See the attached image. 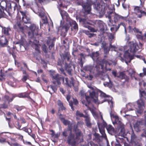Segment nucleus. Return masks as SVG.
Segmentation results:
<instances>
[{"label": "nucleus", "instance_id": "obj_1", "mask_svg": "<svg viewBox=\"0 0 146 146\" xmlns=\"http://www.w3.org/2000/svg\"><path fill=\"white\" fill-rule=\"evenodd\" d=\"M39 29L38 26L35 24L31 25L29 27V30L28 35L29 37L31 38L29 40V43L32 46L35 45V50L40 52V48L38 45L39 41L37 40L36 38L34 37L35 36L39 35Z\"/></svg>", "mask_w": 146, "mask_h": 146}, {"label": "nucleus", "instance_id": "obj_2", "mask_svg": "<svg viewBox=\"0 0 146 146\" xmlns=\"http://www.w3.org/2000/svg\"><path fill=\"white\" fill-rule=\"evenodd\" d=\"M52 78L53 80H56L53 81L52 82V83L55 85H50V87L53 91L54 92H55L57 89V86L61 84L60 80H62L63 82H64V77L58 74H56L54 76H52Z\"/></svg>", "mask_w": 146, "mask_h": 146}, {"label": "nucleus", "instance_id": "obj_3", "mask_svg": "<svg viewBox=\"0 0 146 146\" xmlns=\"http://www.w3.org/2000/svg\"><path fill=\"white\" fill-rule=\"evenodd\" d=\"M108 64H110L109 62L104 59H103L101 61H100L99 63H97L95 67L98 72L101 74L104 72V70H106V66Z\"/></svg>", "mask_w": 146, "mask_h": 146}, {"label": "nucleus", "instance_id": "obj_4", "mask_svg": "<svg viewBox=\"0 0 146 146\" xmlns=\"http://www.w3.org/2000/svg\"><path fill=\"white\" fill-rule=\"evenodd\" d=\"M81 136H78L77 137L76 135L70 133L67 137V142L68 144L72 146H75Z\"/></svg>", "mask_w": 146, "mask_h": 146}, {"label": "nucleus", "instance_id": "obj_5", "mask_svg": "<svg viewBox=\"0 0 146 146\" xmlns=\"http://www.w3.org/2000/svg\"><path fill=\"white\" fill-rule=\"evenodd\" d=\"M134 10L136 13L138 14L137 15L138 18H141L144 16H146V11L143 5L135 6Z\"/></svg>", "mask_w": 146, "mask_h": 146}, {"label": "nucleus", "instance_id": "obj_6", "mask_svg": "<svg viewBox=\"0 0 146 146\" xmlns=\"http://www.w3.org/2000/svg\"><path fill=\"white\" fill-rule=\"evenodd\" d=\"M97 1H96L95 4H93L92 5H94L96 10L100 11V12L105 13L107 4L104 3L102 1H101L100 3H97Z\"/></svg>", "mask_w": 146, "mask_h": 146}, {"label": "nucleus", "instance_id": "obj_7", "mask_svg": "<svg viewBox=\"0 0 146 146\" xmlns=\"http://www.w3.org/2000/svg\"><path fill=\"white\" fill-rule=\"evenodd\" d=\"M143 116V118H142L140 120L137 121L134 125V128H137L138 131H140L141 125L146 127V113Z\"/></svg>", "mask_w": 146, "mask_h": 146}, {"label": "nucleus", "instance_id": "obj_8", "mask_svg": "<svg viewBox=\"0 0 146 146\" xmlns=\"http://www.w3.org/2000/svg\"><path fill=\"white\" fill-rule=\"evenodd\" d=\"M97 0H87L86 3L84 5V7L85 8V11L87 14H89L90 12L91 8V6Z\"/></svg>", "mask_w": 146, "mask_h": 146}, {"label": "nucleus", "instance_id": "obj_9", "mask_svg": "<svg viewBox=\"0 0 146 146\" xmlns=\"http://www.w3.org/2000/svg\"><path fill=\"white\" fill-rule=\"evenodd\" d=\"M100 96L101 97L106 98L107 99H106L104 100L103 102H107L110 105L111 108L113 106V102L112 101V98L107 95L105 93L103 92L101 93Z\"/></svg>", "mask_w": 146, "mask_h": 146}, {"label": "nucleus", "instance_id": "obj_10", "mask_svg": "<svg viewBox=\"0 0 146 146\" xmlns=\"http://www.w3.org/2000/svg\"><path fill=\"white\" fill-rule=\"evenodd\" d=\"M129 50L133 54L135 53L139 49V46L137 44L133 42H129Z\"/></svg>", "mask_w": 146, "mask_h": 146}, {"label": "nucleus", "instance_id": "obj_11", "mask_svg": "<svg viewBox=\"0 0 146 146\" xmlns=\"http://www.w3.org/2000/svg\"><path fill=\"white\" fill-rule=\"evenodd\" d=\"M66 99L67 101L69 102V104L71 107V108L73 111L74 110L73 105L74 104L75 105H77L78 104V102L77 99H75L74 98H72L73 101H70V95L68 94L66 96Z\"/></svg>", "mask_w": 146, "mask_h": 146}, {"label": "nucleus", "instance_id": "obj_12", "mask_svg": "<svg viewBox=\"0 0 146 146\" xmlns=\"http://www.w3.org/2000/svg\"><path fill=\"white\" fill-rule=\"evenodd\" d=\"M70 79V82H69L68 78H66L65 84L66 85L70 88H71L72 86H73L75 90L76 91H77L78 90V86H74V78L73 77H71Z\"/></svg>", "mask_w": 146, "mask_h": 146}, {"label": "nucleus", "instance_id": "obj_13", "mask_svg": "<svg viewBox=\"0 0 146 146\" xmlns=\"http://www.w3.org/2000/svg\"><path fill=\"white\" fill-rule=\"evenodd\" d=\"M34 12L38 14V15L41 17H44V9L43 7H39L38 4L37 6L35 9Z\"/></svg>", "mask_w": 146, "mask_h": 146}, {"label": "nucleus", "instance_id": "obj_14", "mask_svg": "<svg viewBox=\"0 0 146 146\" xmlns=\"http://www.w3.org/2000/svg\"><path fill=\"white\" fill-rule=\"evenodd\" d=\"M129 50L126 51L124 53V57L125 60V62L127 64V62H130L131 60L134 58L133 55H131V54L129 52Z\"/></svg>", "mask_w": 146, "mask_h": 146}, {"label": "nucleus", "instance_id": "obj_15", "mask_svg": "<svg viewBox=\"0 0 146 146\" xmlns=\"http://www.w3.org/2000/svg\"><path fill=\"white\" fill-rule=\"evenodd\" d=\"M113 20L115 23L118 21H125L127 22L128 21V19L127 16L123 17L115 13Z\"/></svg>", "mask_w": 146, "mask_h": 146}, {"label": "nucleus", "instance_id": "obj_16", "mask_svg": "<svg viewBox=\"0 0 146 146\" xmlns=\"http://www.w3.org/2000/svg\"><path fill=\"white\" fill-rule=\"evenodd\" d=\"M22 17V21L25 23H30V19L26 15L25 12L20 11Z\"/></svg>", "mask_w": 146, "mask_h": 146}, {"label": "nucleus", "instance_id": "obj_17", "mask_svg": "<svg viewBox=\"0 0 146 146\" xmlns=\"http://www.w3.org/2000/svg\"><path fill=\"white\" fill-rule=\"evenodd\" d=\"M73 131L75 133V135H76L77 137L78 136H81L82 133L81 131L78 128V126L77 125L74 124L73 126Z\"/></svg>", "mask_w": 146, "mask_h": 146}, {"label": "nucleus", "instance_id": "obj_18", "mask_svg": "<svg viewBox=\"0 0 146 146\" xmlns=\"http://www.w3.org/2000/svg\"><path fill=\"white\" fill-rule=\"evenodd\" d=\"M16 97L17 96L16 95L13 94L12 97L10 99L9 97L8 96L5 95L3 98V100L4 102H5L6 101H8V104H9L10 103L12 102L13 101L14 98Z\"/></svg>", "mask_w": 146, "mask_h": 146}, {"label": "nucleus", "instance_id": "obj_19", "mask_svg": "<svg viewBox=\"0 0 146 146\" xmlns=\"http://www.w3.org/2000/svg\"><path fill=\"white\" fill-rule=\"evenodd\" d=\"M8 42V41L5 37H2L0 38V47L7 45Z\"/></svg>", "mask_w": 146, "mask_h": 146}, {"label": "nucleus", "instance_id": "obj_20", "mask_svg": "<svg viewBox=\"0 0 146 146\" xmlns=\"http://www.w3.org/2000/svg\"><path fill=\"white\" fill-rule=\"evenodd\" d=\"M30 93H28L27 92L21 93L18 94V95H16L17 97H18L21 98H30V97L29 95Z\"/></svg>", "mask_w": 146, "mask_h": 146}, {"label": "nucleus", "instance_id": "obj_21", "mask_svg": "<svg viewBox=\"0 0 146 146\" xmlns=\"http://www.w3.org/2000/svg\"><path fill=\"white\" fill-rule=\"evenodd\" d=\"M146 100H145L142 99L140 98V99L138 100L137 101V103L139 108H142L143 107L145 106L144 102Z\"/></svg>", "mask_w": 146, "mask_h": 146}, {"label": "nucleus", "instance_id": "obj_22", "mask_svg": "<svg viewBox=\"0 0 146 146\" xmlns=\"http://www.w3.org/2000/svg\"><path fill=\"white\" fill-rule=\"evenodd\" d=\"M90 98L93 99L95 103H96L98 101L97 96L96 95V92L94 91H93L92 92H90Z\"/></svg>", "mask_w": 146, "mask_h": 146}, {"label": "nucleus", "instance_id": "obj_23", "mask_svg": "<svg viewBox=\"0 0 146 146\" xmlns=\"http://www.w3.org/2000/svg\"><path fill=\"white\" fill-rule=\"evenodd\" d=\"M15 29L19 31H23L24 30V27L21 24L20 22H17L15 25Z\"/></svg>", "mask_w": 146, "mask_h": 146}, {"label": "nucleus", "instance_id": "obj_24", "mask_svg": "<svg viewBox=\"0 0 146 146\" xmlns=\"http://www.w3.org/2000/svg\"><path fill=\"white\" fill-rule=\"evenodd\" d=\"M3 2L6 7L5 10L9 14L12 11L11 4L9 3L7 4L5 2Z\"/></svg>", "mask_w": 146, "mask_h": 146}, {"label": "nucleus", "instance_id": "obj_25", "mask_svg": "<svg viewBox=\"0 0 146 146\" xmlns=\"http://www.w3.org/2000/svg\"><path fill=\"white\" fill-rule=\"evenodd\" d=\"M59 10L62 19L64 17L66 19H68L69 16L67 12L64 10L61 9L60 8L59 9Z\"/></svg>", "mask_w": 146, "mask_h": 146}, {"label": "nucleus", "instance_id": "obj_26", "mask_svg": "<svg viewBox=\"0 0 146 146\" xmlns=\"http://www.w3.org/2000/svg\"><path fill=\"white\" fill-rule=\"evenodd\" d=\"M3 2H2L0 4V15H2L1 16L2 18L4 17L5 15V14L4 12L5 7L2 5V4L4 3Z\"/></svg>", "mask_w": 146, "mask_h": 146}, {"label": "nucleus", "instance_id": "obj_27", "mask_svg": "<svg viewBox=\"0 0 146 146\" xmlns=\"http://www.w3.org/2000/svg\"><path fill=\"white\" fill-rule=\"evenodd\" d=\"M108 18L109 19V21L111 23L113 21L112 20V18L113 17V19H114V17L115 13L113 11H109L108 12Z\"/></svg>", "mask_w": 146, "mask_h": 146}, {"label": "nucleus", "instance_id": "obj_28", "mask_svg": "<svg viewBox=\"0 0 146 146\" xmlns=\"http://www.w3.org/2000/svg\"><path fill=\"white\" fill-rule=\"evenodd\" d=\"M93 135L94 136V138L93 140L96 141L98 143L100 142L101 141V136L98 133L96 132H95L93 134Z\"/></svg>", "mask_w": 146, "mask_h": 146}, {"label": "nucleus", "instance_id": "obj_29", "mask_svg": "<svg viewBox=\"0 0 146 146\" xmlns=\"http://www.w3.org/2000/svg\"><path fill=\"white\" fill-rule=\"evenodd\" d=\"M70 25L73 27V29L76 31L78 30V25L75 21L73 20H71L70 21Z\"/></svg>", "mask_w": 146, "mask_h": 146}, {"label": "nucleus", "instance_id": "obj_30", "mask_svg": "<svg viewBox=\"0 0 146 146\" xmlns=\"http://www.w3.org/2000/svg\"><path fill=\"white\" fill-rule=\"evenodd\" d=\"M85 121L86 125L88 127L90 128L91 127L92 124L91 123L90 117L88 115L85 116Z\"/></svg>", "mask_w": 146, "mask_h": 146}, {"label": "nucleus", "instance_id": "obj_31", "mask_svg": "<svg viewBox=\"0 0 146 146\" xmlns=\"http://www.w3.org/2000/svg\"><path fill=\"white\" fill-rule=\"evenodd\" d=\"M99 54L98 52H93L90 55V56L94 60L98 59Z\"/></svg>", "mask_w": 146, "mask_h": 146}, {"label": "nucleus", "instance_id": "obj_32", "mask_svg": "<svg viewBox=\"0 0 146 146\" xmlns=\"http://www.w3.org/2000/svg\"><path fill=\"white\" fill-rule=\"evenodd\" d=\"M11 31V29L10 27H3L2 28V32L4 34L7 36L9 35V32Z\"/></svg>", "mask_w": 146, "mask_h": 146}, {"label": "nucleus", "instance_id": "obj_33", "mask_svg": "<svg viewBox=\"0 0 146 146\" xmlns=\"http://www.w3.org/2000/svg\"><path fill=\"white\" fill-rule=\"evenodd\" d=\"M6 133H1V137L0 138V142L1 143H4L6 142V139L7 138V136L5 135Z\"/></svg>", "mask_w": 146, "mask_h": 146}, {"label": "nucleus", "instance_id": "obj_34", "mask_svg": "<svg viewBox=\"0 0 146 146\" xmlns=\"http://www.w3.org/2000/svg\"><path fill=\"white\" fill-rule=\"evenodd\" d=\"M60 120L63 124L66 126L70 125L71 123L70 121L65 119L64 118H60Z\"/></svg>", "mask_w": 146, "mask_h": 146}, {"label": "nucleus", "instance_id": "obj_35", "mask_svg": "<svg viewBox=\"0 0 146 146\" xmlns=\"http://www.w3.org/2000/svg\"><path fill=\"white\" fill-rule=\"evenodd\" d=\"M115 121L113 122V123L117 124L119 125H120L123 124L121 121L119 120V119L117 116H114Z\"/></svg>", "mask_w": 146, "mask_h": 146}, {"label": "nucleus", "instance_id": "obj_36", "mask_svg": "<svg viewBox=\"0 0 146 146\" xmlns=\"http://www.w3.org/2000/svg\"><path fill=\"white\" fill-rule=\"evenodd\" d=\"M140 93V98H142L143 99L146 100V92L143 90L142 91L139 90Z\"/></svg>", "mask_w": 146, "mask_h": 146}, {"label": "nucleus", "instance_id": "obj_37", "mask_svg": "<svg viewBox=\"0 0 146 146\" xmlns=\"http://www.w3.org/2000/svg\"><path fill=\"white\" fill-rule=\"evenodd\" d=\"M98 126L99 127L100 132L102 134L101 137L104 138H107L106 135L105 133V130L103 129H100L99 127V125L98 124Z\"/></svg>", "mask_w": 146, "mask_h": 146}, {"label": "nucleus", "instance_id": "obj_38", "mask_svg": "<svg viewBox=\"0 0 146 146\" xmlns=\"http://www.w3.org/2000/svg\"><path fill=\"white\" fill-rule=\"evenodd\" d=\"M58 105L61 108V110H66V108L64 106L63 103L60 100H58Z\"/></svg>", "mask_w": 146, "mask_h": 146}, {"label": "nucleus", "instance_id": "obj_39", "mask_svg": "<svg viewBox=\"0 0 146 146\" xmlns=\"http://www.w3.org/2000/svg\"><path fill=\"white\" fill-rule=\"evenodd\" d=\"M83 0H74L78 5H81L85 10V8L84 7V5L86 3H84Z\"/></svg>", "mask_w": 146, "mask_h": 146}, {"label": "nucleus", "instance_id": "obj_40", "mask_svg": "<svg viewBox=\"0 0 146 146\" xmlns=\"http://www.w3.org/2000/svg\"><path fill=\"white\" fill-rule=\"evenodd\" d=\"M119 129L120 130V133L122 135L124 134L125 132V129L124 128V125L123 124L120 125Z\"/></svg>", "mask_w": 146, "mask_h": 146}, {"label": "nucleus", "instance_id": "obj_41", "mask_svg": "<svg viewBox=\"0 0 146 146\" xmlns=\"http://www.w3.org/2000/svg\"><path fill=\"white\" fill-rule=\"evenodd\" d=\"M8 104H6L5 102H4L3 104H0V111H1L2 108L6 109L8 108Z\"/></svg>", "mask_w": 146, "mask_h": 146}, {"label": "nucleus", "instance_id": "obj_42", "mask_svg": "<svg viewBox=\"0 0 146 146\" xmlns=\"http://www.w3.org/2000/svg\"><path fill=\"white\" fill-rule=\"evenodd\" d=\"M63 57L64 59H66L68 61L70 58V56L69 54L67 53L63 55Z\"/></svg>", "mask_w": 146, "mask_h": 146}, {"label": "nucleus", "instance_id": "obj_43", "mask_svg": "<svg viewBox=\"0 0 146 146\" xmlns=\"http://www.w3.org/2000/svg\"><path fill=\"white\" fill-rule=\"evenodd\" d=\"M32 131L31 129L30 128L28 129V130L27 132L28 134L31 136L32 138H34L35 137V134L32 133Z\"/></svg>", "mask_w": 146, "mask_h": 146}, {"label": "nucleus", "instance_id": "obj_44", "mask_svg": "<svg viewBox=\"0 0 146 146\" xmlns=\"http://www.w3.org/2000/svg\"><path fill=\"white\" fill-rule=\"evenodd\" d=\"M126 76H127L123 72H121L119 73V75L117 77L118 78H121V79H125Z\"/></svg>", "mask_w": 146, "mask_h": 146}, {"label": "nucleus", "instance_id": "obj_45", "mask_svg": "<svg viewBox=\"0 0 146 146\" xmlns=\"http://www.w3.org/2000/svg\"><path fill=\"white\" fill-rule=\"evenodd\" d=\"M103 48L104 53L106 54H108L110 50V48H108V47L106 46L105 45L103 46Z\"/></svg>", "mask_w": 146, "mask_h": 146}, {"label": "nucleus", "instance_id": "obj_46", "mask_svg": "<svg viewBox=\"0 0 146 146\" xmlns=\"http://www.w3.org/2000/svg\"><path fill=\"white\" fill-rule=\"evenodd\" d=\"M106 128L108 132H112L114 131V128L111 125H109L107 126Z\"/></svg>", "mask_w": 146, "mask_h": 146}, {"label": "nucleus", "instance_id": "obj_47", "mask_svg": "<svg viewBox=\"0 0 146 146\" xmlns=\"http://www.w3.org/2000/svg\"><path fill=\"white\" fill-rule=\"evenodd\" d=\"M68 131H69L68 130H66V129H64L62 132V136L65 137H67L68 134Z\"/></svg>", "mask_w": 146, "mask_h": 146}, {"label": "nucleus", "instance_id": "obj_48", "mask_svg": "<svg viewBox=\"0 0 146 146\" xmlns=\"http://www.w3.org/2000/svg\"><path fill=\"white\" fill-rule=\"evenodd\" d=\"M76 115L77 116H79L80 117H85V116L83 113L80 112L79 111H77L76 113Z\"/></svg>", "mask_w": 146, "mask_h": 146}, {"label": "nucleus", "instance_id": "obj_49", "mask_svg": "<svg viewBox=\"0 0 146 146\" xmlns=\"http://www.w3.org/2000/svg\"><path fill=\"white\" fill-rule=\"evenodd\" d=\"M69 26L68 24H66L62 27V29L65 30L66 32H67L69 28Z\"/></svg>", "mask_w": 146, "mask_h": 146}, {"label": "nucleus", "instance_id": "obj_50", "mask_svg": "<svg viewBox=\"0 0 146 146\" xmlns=\"http://www.w3.org/2000/svg\"><path fill=\"white\" fill-rule=\"evenodd\" d=\"M85 97H86V99L87 101L88 102V104H85V105L87 106L88 107V104H89V103L90 102V96H87L86 95H85Z\"/></svg>", "mask_w": 146, "mask_h": 146}, {"label": "nucleus", "instance_id": "obj_51", "mask_svg": "<svg viewBox=\"0 0 146 146\" xmlns=\"http://www.w3.org/2000/svg\"><path fill=\"white\" fill-rule=\"evenodd\" d=\"M14 108L17 110L18 111H21L23 108V106H19L16 105L14 106Z\"/></svg>", "mask_w": 146, "mask_h": 146}, {"label": "nucleus", "instance_id": "obj_52", "mask_svg": "<svg viewBox=\"0 0 146 146\" xmlns=\"http://www.w3.org/2000/svg\"><path fill=\"white\" fill-rule=\"evenodd\" d=\"M72 123H71L69 125H68V127L66 130H68L69 131H70V133H72Z\"/></svg>", "mask_w": 146, "mask_h": 146}, {"label": "nucleus", "instance_id": "obj_53", "mask_svg": "<svg viewBox=\"0 0 146 146\" xmlns=\"http://www.w3.org/2000/svg\"><path fill=\"white\" fill-rule=\"evenodd\" d=\"M42 50L45 53H47L48 52V48L47 46L45 44H44L42 46Z\"/></svg>", "mask_w": 146, "mask_h": 146}, {"label": "nucleus", "instance_id": "obj_54", "mask_svg": "<svg viewBox=\"0 0 146 146\" xmlns=\"http://www.w3.org/2000/svg\"><path fill=\"white\" fill-rule=\"evenodd\" d=\"M54 42L53 41L52 42V43L51 44L48 45V48L50 50H51L52 48L53 47H54Z\"/></svg>", "mask_w": 146, "mask_h": 146}, {"label": "nucleus", "instance_id": "obj_55", "mask_svg": "<svg viewBox=\"0 0 146 146\" xmlns=\"http://www.w3.org/2000/svg\"><path fill=\"white\" fill-rule=\"evenodd\" d=\"M29 77V76L27 74H26V75L23 76V78L21 79L22 81L24 82L27 80V78Z\"/></svg>", "mask_w": 146, "mask_h": 146}, {"label": "nucleus", "instance_id": "obj_56", "mask_svg": "<svg viewBox=\"0 0 146 146\" xmlns=\"http://www.w3.org/2000/svg\"><path fill=\"white\" fill-rule=\"evenodd\" d=\"M41 18H42V20L44 21V23L46 24L48 23L47 19L46 17L44 15V17Z\"/></svg>", "mask_w": 146, "mask_h": 146}, {"label": "nucleus", "instance_id": "obj_57", "mask_svg": "<svg viewBox=\"0 0 146 146\" xmlns=\"http://www.w3.org/2000/svg\"><path fill=\"white\" fill-rule=\"evenodd\" d=\"M107 86L110 88H111L112 87V82L110 80H109V82H107L106 84Z\"/></svg>", "mask_w": 146, "mask_h": 146}, {"label": "nucleus", "instance_id": "obj_58", "mask_svg": "<svg viewBox=\"0 0 146 146\" xmlns=\"http://www.w3.org/2000/svg\"><path fill=\"white\" fill-rule=\"evenodd\" d=\"M78 19L79 20V21L80 22H82L83 23L85 22L86 21L85 19L82 18L80 17L78 18Z\"/></svg>", "mask_w": 146, "mask_h": 146}, {"label": "nucleus", "instance_id": "obj_59", "mask_svg": "<svg viewBox=\"0 0 146 146\" xmlns=\"http://www.w3.org/2000/svg\"><path fill=\"white\" fill-rule=\"evenodd\" d=\"M141 135L143 137H146V129H143V132Z\"/></svg>", "mask_w": 146, "mask_h": 146}, {"label": "nucleus", "instance_id": "obj_60", "mask_svg": "<svg viewBox=\"0 0 146 146\" xmlns=\"http://www.w3.org/2000/svg\"><path fill=\"white\" fill-rule=\"evenodd\" d=\"M52 40L50 37L48 38V40H47L46 43L47 45H49L52 43Z\"/></svg>", "mask_w": 146, "mask_h": 146}, {"label": "nucleus", "instance_id": "obj_61", "mask_svg": "<svg viewBox=\"0 0 146 146\" xmlns=\"http://www.w3.org/2000/svg\"><path fill=\"white\" fill-rule=\"evenodd\" d=\"M114 38V35L111 33L109 35V38L111 40V41Z\"/></svg>", "mask_w": 146, "mask_h": 146}, {"label": "nucleus", "instance_id": "obj_62", "mask_svg": "<svg viewBox=\"0 0 146 146\" xmlns=\"http://www.w3.org/2000/svg\"><path fill=\"white\" fill-rule=\"evenodd\" d=\"M139 108V109L137 111V113L139 114L142 113L143 111V109L142 108Z\"/></svg>", "mask_w": 146, "mask_h": 146}, {"label": "nucleus", "instance_id": "obj_63", "mask_svg": "<svg viewBox=\"0 0 146 146\" xmlns=\"http://www.w3.org/2000/svg\"><path fill=\"white\" fill-rule=\"evenodd\" d=\"M21 125H20L19 122H17V124L16 126L17 128L19 130H21Z\"/></svg>", "mask_w": 146, "mask_h": 146}, {"label": "nucleus", "instance_id": "obj_64", "mask_svg": "<svg viewBox=\"0 0 146 146\" xmlns=\"http://www.w3.org/2000/svg\"><path fill=\"white\" fill-rule=\"evenodd\" d=\"M117 142L115 144V146H121V145L120 144L119 141L117 139H116Z\"/></svg>", "mask_w": 146, "mask_h": 146}]
</instances>
